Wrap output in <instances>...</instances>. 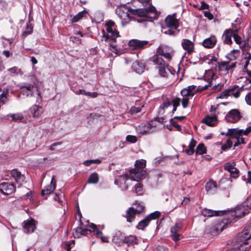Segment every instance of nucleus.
<instances>
[{
    "instance_id": "1",
    "label": "nucleus",
    "mask_w": 251,
    "mask_h": 251,
    "mask_svg": "<svg viewBox=\"0 0 251 251\" xmlns=\"http://www.w3.org/2000/svg\"><path fill=\"white\" fill-rule=\"evenodd\" d=\"M116 12L119 17L123 19L126 18L135 19L136 16L148 19H155L157 17V13L154 6L150 5L147 8L127 9L125 6H118Z\"/></svg>"
},
{
    "instance_id": "2",
    "label": "nucleus",
    "mask_w": 251,
    "mask_h": 251,
    "mask_svg": "<svg viewBox=\"0 0 251 251\" xmlns=\"http://www.w3.org/2000/svg\"><path fill=\"white\" fill-rule=\"evenodd\" d=\"M105 25L108 34L106 35L105 31L102 30L103 35L100 40L101 42L104 41L108 43L109 46L112 48V51L116 53V48L117 47L116 44V38L120 37L119 33L116 29L117 26L115 23L111 20L108 21Z\"/></svg>"
},
{
    "instance_id": "3",
    "label": "nucleus",
    "mask_w": 251,
    "mask_h": 251,
    "mask_svg": "<svg viewBox=\"0 0 251 251\" xmlns=\"http://www.w3.org/2000/svg\"><path fill=\"white\" fill-rule=\"evenodd\" d=\"M150 61L156 65V68L158 71V73L161 76L168 77L169 74L175 75V70L168 64L166 63L162 57L158 55H154L151 59Z\"/></svg>"
},
{
    "instance_id": "4",
    "label": "nucleus",
    "mask_w": 251,
    "mask_h": 251,
    "mask_svg": "<svg viewBox=\"0 0 251 251\" xmlns=\"http://www.w3.org/2000/svg\"><path fill=\"white\" fill-rule=\"evenodd\" d=\"M251 209V202L247 201L242 203V204L236 207L233 210L231 211L229 215H231L234 220L235 218H241L246 214L248 213Z\"/></svg>"
},
{
    "instance_id": "5",
    "label": "nucleus",
    "mask_w": 251,
    "mask_h": 251,
    "mask_svg": "<svg viewBox=\"0 0 251 251\" xmlns=\"http://www.w3.org/2000/svg\"><path fill=\"white\" fill-rule=\"evenodd\" d=\"M165 22L167 26L170 28L165 32V33L170 35H175L176 31L174 30H176L179 26L178 21L176 18V15L174 14L168 16L165 19Z\"/></svg>"
},
{
    "instance_id": "6",
    "label": "nucleus",
    "mask_w": 251,
    "mask_h": 251,
    "mask_svg": "<svg viewBox=\"0 0 251 251\" xmlns=\"http://www.w3.org/2000/svg\"><path fill=\"white\" fill-rule=\"evenodd\" d=\"M251 246L249 241L244 239H239L237 236L235 239V244L232 249L233 251H248Z\"/></svg>"
},
{
    "instance_id": "7",
    "label": "nucleus",
    "mask_w": 251,
    "mask_h": 251,
    "mask_svg": "<svg viewBox=\"0 0 251 251\" xmlns=\"http://www.w3.org/2000/svg\"><path fill=\"white\" fill-rule=\"evenodd\" d=\"M21 92L26 97L34 96V93L36 92L37 96V99L40 98V93L36 86L32 84H27L21 86Z\"/></svg>"
},
{
    "instance_id": "8",
    "label": "nucleus",
    "mask_w": 251,
    "mask_h": 251,
    "mask_svg": "<svg viewBox=\"0 0 251 251\" xmlns=\"http://www.w3.org/2000/svg\"><path fill=\"white\" fill-rule=\"evenodd\" d=\"M182 231V224L180 223H177L171 228V236L175 241L179 240L182 238L180 232Z\"/></svg>"
},
{
    "instance_id": "9",
    "label": "nucleus",
    "mask_w": 251,
    "mask_h": 251,
    "mask_svg": "<svg viewBox=\"0 0 251 251\" xmlns=\"http://www.w3.org/2000/svg\"><path fill=\"white\" fill-rule=\"evenodd\" d=\"M241 118L240 113L238 110L233 109L229 111L226 115L225 119L228 123H235Z\"/></svg>"
},
{
    "instance_id": "10",
    "label": "nucleus",
    "mask_w": 251,
    "mask_h": 251,
    "mask_svg": "<svg viewBox=\"0 0 251 251\" xmlns=\"http://www.w3.org/2000/svg\"><path fill=\"white\" fill-rule=\"evenodd\" d=\"M16 188L13 183L3 182L0 184V191L5 195H10L14 192Z\"/></svg>"
},
{
    "instance_id": "11",
    "label": "nucleus",
    "mask_w": 251,
    "mask_h": 251,
    "mask_svg": "<svg viewBox=\"0 0 251 251\" xmlns=\"http://www.w3.org/2000/svg\"><path fill=\"white\" fill-rule=\"evenodd\" d=\"M23 230L25 233L29 234L33 232L36 228V221L33 219L25 221L23 223Z\"/></svg>"
},
{
    "instance_id": "12",
    "label": "nucleus",
    "mask_w": 251,
    "mask_h": 251,
    "mask_svg": "<svg viewBox=\"0 0 251 251\" xmlns=\"http://www.w3.org/2000/svg\"><path fill=\"white\" fill-rule=\"evenodd\" d=\"M128 44L132 50H141L147 47L149 44V42L132 39L130 40Z\"/></svg>"
},
{
    "instance_id": "13",
    "label": "nucleus",
    "mask_w": 251,
    "mask_h": 251,
    "mask_svg": "<svg viewBox=\"0 0 251 251\" xmlns=\"http://www.w3.org/2000/svg\"><path fill=\"white\" fill-rule=\"evenodd\" d=\"M157 52L168 60L172 58L174 54L173 50L167 46H159L157 49Z\"/></svg>"
},
{
    "instance_id": "14",
    "label": "nucleus",
    "mask_w": 251,
    "mask_h": 251,
    "mask_svg": "<svg viewBox=\"0 0 251 251\" xmlns=\"http://www.w3.org/2000/svg\"><path fill=\"white\" fill-rule=\"evenodd\" d=\"M237 236H239V239L247 240L251 244V222Z\"/></svg>"
},
{
    "instance_id": "15",
    "label": "nucleus",
    "mask_w": 251,
    "mask_h": 251,
    "mask_svg": "<svg viewBox=\"0 0 251 251\" xmlns=\"http://www.w3.org/2000/svg\"><path fill=\"white\" fill-rule=\"evenodd\" d=\"M132 180L138 181L145 178L147 172L145 170L134 169L130 172Z\"/></svg>"
},
{
    "instance_id": "16",
    "label": "nucleus",
    "mask_w": 251,
    "mask_h": 251,
    "mask_svg": "<svg viewBox=\"0 0 251 251\" xmlns=\"http://www.w3.org/2000/svg\"><path fill=\"white\" fill-rule=\"evenodd\" d=\"M181 95L182 97L181 100L182 105L184 108L187 107L190 98H192L194 96L192 93L190 92L188 90L184 88L181 92Z\"/></svg>"
},
{
    "instance_id": "17",
    "label": "nucleus",
    "mask_w": 251,
    "mask_h": 251,
    "mask_svg": "<svg viewBox=\"0 0 251 251\" xmlns=\"http://www.w3.org/2000/svg\"><path fill=\"white\" fill-rule=\"evenodd\" d=\"M153 126L151 123L147 125H140L136 127V131L139 134H145L152 132Z\"/></svg>"
},
{
    "instance_id": "18",
    "label": "nucleus",
    "mask_w": 251,
    "mask_h": 251,
    "mask_svg": "<svg viewBox=\"0 0 251 251\" xmlns=\"http://www.w3.org/2000/svg\"><path fill=\"white\" fill-rule=\"evenodd\" d=\"M11 175L14 179L15 182L21 185L22 183L25 181V176L22 175L21 173L17 169H13L11 171Z\"/></svg>"
},
{
    "instance_id": "19",
    "label": "nucleus",
    "mask_w": 251,
    "mask_h": 251,
    "mask_svg": "<svg viewBox=\"0 0 251 251\" xmlns=\"http://www.w3.org/2000/svg\"><path fill=\"white\" fill-rule=\"evenodd\" d=\"M128 179V176L127 174L120 176L119 178L115 180V183L119 185L122 190L126 191L128 189V185L126 184Z\"/></svg>"
},
{
    "instance_id": "20",
    "label": "nucleus",
    "mask_w": 251,
    "mask_h": 251,
    "mask_svg": "<svg viewBox=\"0 0 251 251\" xmlns=\"http://www.w3.org/2000/svg\"><path fill=\"white\" fill-rule=\"evenodd\" d=\"M251 132V126L247 127L245 130L238 129L237 128H231L228 129L227 134L229 135H238L240 136L242 134L247 135Z\"/></svg>"
},
{
    "instance_id": "21",
    "label": "nucleus",
    "mask_w": 251,
    "mask_h": 251,
    "mask_svg": "<svg viewBox=\"0 0 251 251\" xmlns=\"http://www.w3.org/2000/svg\"><path fill=\"white\" fill-rule=\"evenodd\" d=\"M234 30L232 29H226L223 34L222 39L225 44L230 45L232 44L231 37L233 36Z\"/></svg>"
},
{
    "instance_id": "22",
    "label": "nucleus",
    "mask_w": 251,
    "mask_h": 251,
    "mask_svg": "<svg viewBox=\"0 0 251 251\" xmlns=\"http://www.w3.org/2000/svg\"><path fill=\"white\" fill-rule=\"evenodd\" d=\"M217 43V39L216 36L212 35L209 38L204 39L202 43V46L207 49L213 48Z\"/></svg>"
},
{
    "instance_id": "23",
    "label": "nucleus",
    "mask_w": 251,
    "mask_h": 251,
    "mask_svg": "<svg viewBox=\"0 0 251 251\" xmlns=\"http://www.w3.org/2000/svg\"><path fill=\"white\" fill-rule=\"evenodd\" d=\"M181 46L183 49L187 51L189 54L194 51V44L188 39H183L181 43Z\"/></svg>"
},
{
    "instance_id": "24",
    "label": "nucleus",
    "mask_w": 251,
    "mask_h": 251,
    "mask_svg": "<svg viewBox=\"0 0 251 251\" xmlns=\"http://www.w3.org/2000/svg\"><path fill=\"white\" fill-rule=\"evenodd\" d=\"M56 188L55 180L54 176L51 178L50 184V185L47 186L45 189H43L41 192V194L43 196L45 195L49 194L53 192Z\"/></svg>"
},
{
    "instance_id": "25",
    "label": "nucleus",
    "mask_w": 251,
    "mask_h": 251,
    "mask_svg": "<svg viewBox=\"0 0 251 251\" xmlns=\"http://www.w3.org/2000/svg\"><path fill=\"white\" fill-rule=\"evenodd\" d=\"M225 223L223 222L217 223L215 226L210 228L209 232L213 236L218 235L224 229Z\"/></svg>"
},
{
    "instance_id": "26",
    "label": "nucleus",
    "mask_w": 251,
    "mask_h": 251,
    "mask_svg": "<svg viewBox=\"0 0 251 251\" xmlns=\"http://www.w3.org/2000/svg\"><path fill=\"white\" fill-rule=\"evenodd\" d=\"M91 232L90 229L83 228L81 227H77L74 229L73 235L75 238H79L82 235H86Z\"/></svg>"
},
{
    "instance_id": "27",
    "label": "nucleus",
    "mask_w": 251,
    "mask_h": 251,
    "mask_svg": "<svg viewBox=\"0 0 251 251\" xmlns=\"http://www.w3.org/2000/svg\"><path fill=\"white\" fill-rule=\"evenodd\" d=\"M136 214H138L136 213V211L134 210V207H129L126 211V221L129 223L132 222L134 220Z\"/></svg>"
},
{
    "instance_id": "28",
    "label": "nucleus",
    "mask_w": 251,
    "mask_h": 251,
    "mask_svg": "<svg viewBox=\"0 0 251 251\" xmlns=\"http://www.w3.org/2000/svg\"><path fill=\"white\" fill-rule=\"evenodd\" d=\"M222 211H215L207 208H204L201 211V214L205 217H212L214 216H219L220 213H223Z\"/></svg>"
},
{
    "instance_id": "29",
    "label": "nucleus",
    "mask_w": 251,
    "mask_h": 251,
    "mask_svg": "<svg viewBox=\"0 0 251 251\" xmlns=\"http://www.w3.org/2000/svg\"><path fill=\"white\" fill-rule=\"evenodd\" d=\"M202 122L209 126H213L217 123V119L215 116H206L202 120Z\"/></svg>"
},
{
    "instance_id": "30",
    "label": "nucleus",
    "mask_w": 251,
    "mask_h": 251,
    "mask_svg": "<svg viewBox=\"0 0 251 251\" xmlns=\"http://www.w3.org/2000/svg\"><path fill=\"white\" fill-rule=\"evenodd\" d=\"M30 113L34 118L39 117L43 113V108L37 105H33L30 109Z\"/></svg>"
},
{
    "instance_id": "31",
    "label": "nucleus",
    "mask_w": 251,
    "mask_h": 251,
    "mask_svg": "<svg viewBox=\"0 0 251 251\" xmlns=\"http://www.w3.org/2000/svg\"><path fill=\"white\" fill-rule=\"evenodd\" d=\"M205 189L206 191L210 194L214 193L217 189V185L216 182L209 180L205 185Z\"/></svg>"
},
{
    "instance_id": "32",
    "label": "nucleus",
    "mask_w": 251,
    "mask_h": 251,
    "mask_svg": "<svg viewBox=\"0 0 251 251\" xmlns=\"http://www.w3.org/2000/svg\"><path fill=\"white\" fill-rule=\"evenodd\" d=\"M245 88L243 86L239 88L238 86L234 85L230 88L231 95L233 96L235 98H237L240 96V93Z\"/></svg>"
},
{
    "instance_id": "33",
    "label": "nucleus",
    "mask_w": 251,
    "mask_h": 251,
    "mask_svg": "<svg viewBox=\"0 0 251 251\" xmlns=\"http://www.w3.org/2000/svg\"><path fill=\"white\" fill-rule=\"evenodd\" d=\"M124 243L126 244L128 246L132 245L137 243V239L135 236L129 235L122 239Z\"/></svg>"
},
{
    "instance_id": "34",
    "label": "nucleus",
    "mask_w": 251,
    "mask_h": 251,
    "mask_svg": "<svg viewBox=\"0 0 251 251\" xmlns=\"http://www.w3.org/2000/svg\"><path fill=\"white\" fill-rule=\"evenodd\" d=\"M132 67L133 70L138 74L142 73L145 69L144 65L138 61H135L132 63Z\"/></svg>"
},
{
    "instance_id": "35",
    "label": "nucleus",
    "mask_w": 251,
    "mask_h": 251,
    "mask_svg": "<svg viewBox=\"0 0 251 251\" xmlns=\"http://www.w3.org/2000/svg\"><path fill=\"white\" fill-rule=\"evenodd\" d=\"M150 219L147 216L145 219L141 220L136 226V228L140 230H144L148 226L150 222Z\"/></svg>"
},
{
    "instance_id": "36",
    "label": "nucleus",
    "mask_w": 251,
    "mask_h": 251,
    "mask_svg": "<svg viewBox=\"0 0 251 251\" xmlns=\"http://www.w3.org/2000/svg\"><path fill=\"white\" fill-rule=\"evenodd\" d=\"M8 94V90L6 89V90H4L2 92V93L0 95V102L2 103V104H4L6 103L8 99L7 98V95Z\"/></svg>"
},
{
    "instance_id": "37",
    "label": "nucleus",
    "mask_w": 251,
    "mask_h": 251,
    "mask_svg": "<svg viewBox=\"0 0 251 251\" xmlns=\"http://www.w3.org/2000/svg\"><path fill=\"white\" fill-rule=\"evenodd\" d=\"M99 179L98 174L96 173L92 174L88 179V182L89 183L96 184L98 182Z\"/></svg>"
},
{
    "instance_id": "38",
    "label": "nucleus",
    "mask_w": 251,
    "mask_h": 251,
    "mask_svg": "<svg viewBox=\"0 0 251 251\" xmlns=\"http://www.w3.org/2000/svg\"><path fill=\"white\" fill-rule=\"evenodd\" d=\"M226 61L218 63V67L220 71H224L226 74L228 73Z\"/></svg>"
},
{
    "instance_id": "39",
    "label": "nucleus",
    "mask_w": 251,
    "mask_h": 251,
    "mask_svg": "<svg viewBox=\"0 0 251 251\" xmlns=\"http://www.w3.org/2000/svg\"><path fill=\"white\" fill-rule=\"evenodd\" d=\"M7 71L11 75H23V74L22 70L16 66L8 69Z\"/></svg>"
},
{
    "instance_id": "40",
    "label": "nucleus",
    "mask_w": 251,
    "mask_h": 251,
    "mask_svg": "<svg viewBox=\"0 0 251 251\" xmlns=\"http://www.w3.org/2000/svg\"><path fill=\"white\" fill-rule=\"evenodd\" d=\"M206 149L204 145L202 143L200 144L197 147L196 153L199 154H203L206 153Z\"/></svg>"
},
{
    "instance_id": "41",
    "label": "nucleus",
    "mask_w": 251,
    "mask_h": 251,
    "mask_svg": "<svg viewBox=\"0 0 251 251\" xmlns=\"http://www.w3.org/2000/svg\"><path fill=\"white\" fill-rule=\"evenodd\" d=\"M87 12L85 10L79 12L77 15L75 16L72 20L73 23L78 22L80 19L83 18L86 14Z\"/></svg>"
},
{
    "instance_id": "42",
    "label": "nucleus",
    "mask_w": 251,
    "mask_h": 251,
    "mask_svg": "<svg viewBox=\"0 0 251 251\" xmlns=\"http://www.w3.org/2000/svg\"><path fill=\"white\" fill-rule=\"evenodd\" d=\"M180 101L181 99L179 98H175L172 100L171 104H172L173 106L172 110L173 113L176 110L177 107L180 104Z\"/></svg>"
},
{
    "instance_id": "43",
    "label": "nucleus",
    "mask_w": 251,
    "mask_h": 251,
    "mask_svg": "<svg viewBox=\"0 0 251 251\" xmlns=\"http://www.w3.org/2000/svg\"><path fill=\"white\" fill-rule=\"evenodd\" d=\"M135 167L136 168L135 169L144 170L143 169L146 167V161L143 159L136 161Z\"/></svg>"
},
{
    "instance_id": "44",
    "label": "nucleus",
    "mask_w": 251,
    "mask_h": 251,
    "mask_svg": "<svg viewBox=\"0 0 251 251\" xmlns=\"http://www.w3.org/2000/svg\"><path fill=\"white\" fill-rule=\"evenodd\" d=\"M101 162V160L99 159H91L84 161L83 164L86 166H89L92 164H100Z\"/></svg>"
},
{
    "instance_id": "45",
    "label": "nucleus",
    "mask_w": 251,
    "mask_h": 251,
    "mask_svg": "<svg viewBox=\"0 0 251 251\" xmlns=\"http://www.w3.org/2000/svg\"><path fill=\"white\" fill-rule=\"evenodd\" d=\"M171 103L169 101H167L164 102L162 104H161L160 106V109L159 112L163 114L164 113V110L167 108L168 107L171 106Z\"/></svg>"
},
{
    "instance_id": "46",
    "label": "nucleus",
    "mask_w": 251,
    "mask_h": 251,
    "mask_svg": "<svg viewBox=\"0 0 251 251\" xmlns=\"http://www.w3.org/2000/svg\"><path fill=\"white\" fill-rule=\"evenodd\" d=\"M134 188H135V193L138 195H142V194L143 193V185L141 183H137L134 186Z\"/></svg>"
},
{
    "instance_id": "47",
    "label": "nucleus",
    "mask_w": 251,
    "mask_h": 251,
    "mask_svg": "<svg viewBox=\"0 0 251 251\" xmlns=\"http://www.w3.org/2000/svg\"><path fill=\"white\" fill-rule=\"evenodd\" d=\"M234 40L236 44L239 45V46H240V44H242L243 41H242V38L239 37L238 35V30H234L233 36Z\"/></svg>"
},
{
    "instance_id": "48",
    "label": "nucleus",
    "mask_w": 251,
    "mask_h": 251,
    "mask_svg": "<svg viewBox=\"0 0 251 251\" xmlns=\"http://www.w3.org/2000/svg\"><path fill=\"white\" fill-rule=\"evenodd\" d=\"M240 48L242 49L245 50H248L250 49L251 45L249 44V42L248 40H245L243 41L241 44L240 46Z\"/></svg>"
},
{
    "instance_id": "49",
    "label": "nucleus",
    "mask_w": 251,
    "mask_h": 251,
    "mask_svg": "<svg viewBox=\"0 0 251 251\" xmlns=\"http://www.w3.org/2000/svg\"><path fill=\"white\" fill-rule=\"evenodd\" d=\"M136 207L134 208V210L136 211V213L138 214H140L143 211L144 209V206L140 204V203L135 202V204Z\"/></svg>"
},
{
    "instance_id": "50",
    "label": "nucleus",
    "mask_w": 251,
    "mask_h": 251,
    "mask_svg": "<svg viewBox=\"0 0 251 251\" xmlns=\"http://www.w3.org/2000/svg\"><path fill=\"white\" fill-rule=\"evenodd\" d=\"M33 26L30 23H28L26 26L25 30L23 32V36H26L27 35L30 34L32 32Z\"/></svg>"
},
{
    "instance_id": "51",
    "label": "nucleus",
    "mask_w": 251,
    "mask_h": 251,
    "mask_svg": "<svg viewBox=\"0 0 251 251\" xmlns=\"http://www.w3.org/2000/svg\"><path fill=\"white\" fill-rule=\"evenodd\" d=\"M10 117L12 118L13 120L16 122L21 121L24 119L22 114L20 113L12 114Z\"/></svg>"
},
{
    "instance_id": "52",
    "label": "nucleus",
    "mask_w": 251,
    "mask_h": 251,
    "mask_svg": "<svg viewBox=\"0 0 251 251\" xmlns=\"http://www.w3.org/2000/svg\"><path fill=\"white\" fill-rule=\"evenodd\" d=\"M235 164L234 162L231 163L227 162L225 164L224 169L230 172L231 170L235 169Z\"/></svg>"
},
{
    "instance_id": "53",
    "label": "nucleus",
    "mask_w": 251,
    "mask_h": 251,
    "mask_svg": "<svg viewBox=\"0 0 251 251\" xmlns=\"http://www.w3.org/2000/svg\"><path fill=\"white\" fill-rule=\"evenodd\" d=\"M232 145V142L230 139H227L225 144L222 145V149L223 151H225L227 149H229L231 147Z\"/></svg>"
},
{
    "instance_id": "54",
    "label": "nucleus",
    "mask_w": 251,
    "mask_h": 251,
    "mask_svg": "<svg viewBox=\"0 0 251 251\" xmlns=\"http://www.w3.org/2000/svg\"><path fill=\"white\" fill-rule=\"evenodd\" d=\"M125 237H124L122 235V233L120 231L117 232L115 235L114 236L113 240H115L116 242H119L118 240H119V242L121 241H122V239H124Z\"/></svg>"
},
{
    "instance_id": "55",
    "label": "nucleus",
    "mask_w": 251,
    "mask_h": 251,
    "mask_svg": "<svg viewBox=\"0 0 251 251\" xmlns=\"http://www.w3.org/2000/svg\"><path fill=\"white\" fill-rule=\"evenodd\" d=\"M160 216V213L156 211L153 213H151L149 215L147 216L149 219H150V221L151 220L155 219L158 218Z\"/></svg>"
},
{
    "instance_id": "56",
    "label": "nucleus",
    "mask_w": 251,
    "mask_h": 251,
    "mask_svg": "<svg viewBox=\"0 0 251 251\" xmlns=\"http://www.w3.org/2000/svg\"><path fill=\"white\" fill-rule=\"evenodd\" d=\"M126 140L131 143H134L137 141V138L135 136L128 135L126 136Z\"/></svg>"
},
{
    "instance_id": "57",
    "label": "nucleus",
    "mask_w": 251,
    "mask_h": 251,
    "mask_svg": "<svg viewBox=\"0 0 251 251\" xmlns=\"http://www.w3.org/2000/svg\"><path fill=\"white\" fill-rule=\"evenodd\" d=\"M231 60L232 59H230L229 60L226 61V62L227 63V69H228V72H229V71L230 70H231L233 68H234V67H235L236 65V62H232L231 63H230Z\"/></svg>"
},
{
    "instance_id": "58",
    "label": "nucleus",
    "mask_w": 251,
    "mask_h": 251,
    "mask_svg": "<svg viewBox=\"0 0 251 251\" xmlns=\"http://www.w3.org/2000/svg\"><path fill=\"white\" fill-rule=\"evenodd\" d=\"M170 123L174 127H176L177 129V130H181V126L177 124L176 122L173 119H171L170 120Z\"/></svg>"
},
{
    "instance_id": "59",
    "label": "nucleus",
    "mask_w": 251,
    "mask_h": 251,
    "mask_svg": "<svg viewBox=\"0 0 251 251\" xmlns=\"http://www.w3.org/2000/svg\"><path fill=\"white\" fill-rule=\"evenodd\" d=\"M245 99L247 104L250 106H251V92H249L246 95Z\"/></svg>"
},
{
    "instance_id": "60",
    "label": "nucleus",
    "mask_w": 251,
    "mask_h": 251,
    "mask_svg": "<svg viewBox=\"0 0 251 251\" xmlns=\"http://www.w3.org/2000/svg\"><path fill=\"white\" fill-rule=\"evenodd\" d=\"M229 95H231V92L230 91V88L223 92L221 93L220 98H223L224 97H227Z\"/></svg>"
},
{
    "instance_id": "61",
    "label": "nucleus",
    "mask_w": 251,
    "mask_h": 251,
    "mask_svg": "<svg viewBox=\"0 0 251 251\" xmlns=\"http://www.w3.org/2000/svg\"><path fill=\"white\" fill-rule=\"evenodd\" d=\"M141 111V107H136L135 106H132L130 109V112L132 114L137 113Z\"/></svg>"
},
{
    "instance_id": "62",
    "label": "nucleus",
    "mask_w": 251,
    "mask_h": 251,
    "mask_svg": "<svg viewBox=\"0 0 251 251\" xmlns=\"http://www.w3.org/2000/svg\"><path fill=\"white\" fill-rule=\"evenodd\" d=\"M230 175L234 178H236L238 176L239 171L235 168L234 169L231 170L230 172Z\"/></svg>"
},
{
    "instance_id": "63",
    "label": "nucleus",
    "mask_w": 251,
    "mask_h": 251,
    "mask_svg": "<svg viewBox=\"0 0 251 251\" xmlns=\"http://www.w3.org/2000/svg\"><path fill=\"white\" fill-rule=\"evenodd\" d=\"M196 88V86L195 85H191L188 86L187 88H185L186 90H188L190 92L193 94V95L194 96L196 94V92L195 91Z\"/></svg>"
},
{
    "instance_id": "64",
    "label": "nucleus",
    "mask_w": 251,
    "mask_h": 251,
    "mask_svg": "<svg viewBox=\"0 0 251 251\" xmlns=\"http://www.w3.org/2000/svg\"><path fill=\"white\" fill-rule=\"evenodd\" d=\"M32 192L30 191L26 193V194L22 197L23 200L29 199L31 200Z\"/></svg>"
}]
</instances>
